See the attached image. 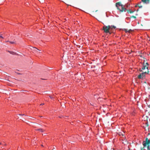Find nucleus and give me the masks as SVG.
I'll use <instances>...</instances> for the list:
<instances>
[{"label":"nucleus","mask_w":150,"mask_h":150,"mask_svg":"<svg viewBox=\"0 0 150 150\" xmlns=\"http://www.w3.org/2000/svg\"><path fill=\"white\" fill-rule=\"evenodd\" d=\"M149 64L148 63L146 62L145 64L143 63V67L142 68V70L140 69L141 71H142V73L139 74L138 76V78L139 79H143L145 76V74H148L149 71L148 69Z\"/></svg>","instance_id":"obj_1"},{"label":"nucleus","mask_w":150,"mask_h":150,"mask_svg":"<svg viewBox=\"0 0 150 150\" xmlns=\"http://www.w3.org/2000/svg\"><path fill=\"white\" fill-rule=\"evenodd\" d=\"M116 6L117 7V9L119 10L121 12L123 11H127L128 13H133L134 11H132L130 10H127L126 8H125L123 5L120 2H118L116 4Z\"/></svg>","instance_id":"obj_2"},{"label":"nucleus","mask_w":150,"mask_h":150,"mask_svg":"<svg viewBox=\"0 0 150 150\" xmlns=\"http://www.w3.org/2000/svg\"><path fill=\"white\" fill-rule=\"evenodd\" d=\"M142 144L143 147L141 148V150H144L145 148L146 147H147V150H150V140L148 139V138H146L145 141L143 142Z\"/></svg>","instance_id":"obj_3"},{"label":"nucleus","mask_w":150,"mask_h":150,"mask_svg":"<svg viewBox=\"0 0 150 150\" xmlns=\"http://www.w3.org/2000/svg\"><path fill=\"white\" fill-rule=\"evenodd\" d=\"M103 30L104 32L106 33H108L110 34L111 33L110 31V25H109L107 26L104 25L103 27Z\"/></svg>","instance_id":"obj_4"},{"label":"nucleus","mask_w":150,"mask_h":150,"mask_svg":"<svg viewBox=\"0 0 150 150\" xmlns=\"http://www.w3.org/2000/svg\"><path fill=\"white\" fill-rule=\"evenodd\" d=\"M32 50L33 51L36 53L37 54H39L40 53V52H38V50H39L35 47H33V49Z\"/></svg>","instance_id":"obj_5"},{"label":"nucleus","mask_w":150,"mask_h":150,"mask_svg":"<svg viewBox=\"0 0 150 150\" xmlns=\"http://www.w3.org/2000/svg\"><path fill=\"white\" fill-rule=\"evenodd\" d=\"M142 1L144 3L147 4L149 3L150 0H142Z\"/></svg>","instance_id":"obj_6"},{"label":"nucleus","mask_w":150,"mask_h":150,"mask_svg":"<svg viewBox=\"0 0 150 150\" xmlns=\"http://www.w3.org/2000/svg\"><path fill=\"white\" fill-rule=\"evenodd\" d=\"M124 31H125L126 33L127 32H129V33H130L132 31V30L131 29H130V30H128V29H124Z\"/></svg>","instance_id":"obj_7"},{"label":"nucleus","mask_w":150,"mask_h":150,"mask_svg":"<svg viewBox=\"0 0 150 150\" xmlns=\"http://www.w3.org/2000/svg\"><path fill=\"white\" fill-rule=\"evenodd\" d=\"M116 28V27L114 25H110V30H112V29H115Z\"/></svg>","instance_id":"obj_8"},{"label":"nucleus","mask_w":150,"mask_h":150,"mask_svg":"<svg viewBox=\"0 0 150 150\" xmlns=\"http://www.w3.org/2000/svg\"><path fill=\"white\" fill-rule=\"evenodd\" d=\"M35 130L36 131H39L41 132H43L45 131L43 129H42L41 128H40L38 129H36Z\"/></svg>","instance_id":"obj_9"},{"label":"nucleus","mask_w":150,"mask_h":150,"mask_svg":"<svg viewBox=\"0 0 150 150\" xmlns=\"http://www.w3.org/2000/svg\"><path fill=\"white\" fill-rule=\"evenodd\" d=\"M146 103L148 107L150 106V101H148Z\"/></svg>","instance_id":"obj_10"},{"label":"nucleus","mask_w":150,"mask_h":150,"mask_svg":"<svg viewBox=\"0 0 150 150\" xmlns=\"http://www.w3.org/2000/svg\"><path fill=\"white\" fill-rule=\"evenodd\" d=\"M147 111H149V112H150V106H148L147 108Z\"/></svg>","instance_id":"obj_11"},{"label":"nucleus","mask_w":150,"mask_h":150,"mask_svg":"<svg viewBox=\"0 0 150 150\" xmlns=\"http://www.w3.org/2000/svg\"><path fill=\"white\" fill-rule=\"evenodd\" d=\"M9 42L10 43L12 44L15 43V42H14L9 41Z\"/></svg>","instance_id":"obj_12"},{"label":"nucleus","mask_w":150,"mask_h":150,"mask_svg":"<svg viewBox=\"0 0 150 150\" xmlns=\"http://www.w3.org/2000/svg\"><path fill=\"white\" fill-rule=\"evenodd\" d=\"M136 18V17L135 16H132L131 17V18Z\"/></svg>","instance_id":"obj_13"},{"label":"nucleus","mask_w":150,"mask_h":150,"mask_svg":"<svg viewBox=\"0 0 150 150\" xmlns=\"http://www.w3.org/2000/svg\"><path fill=\"white\" fill-rule=\"evenodd\" d=\"M138 6L139 8H142V5H139Z\"/></svg>","instance_id":"obj_14"},{"label":"nucleus","mask_w":150,"mask_h":150,"mask_svg":"<svg viewBox=\"0 0 150 150\" xmlns=\"http://www.w3.org/2000/svg\"><path fill=\"white\" fill-rule=\"evenodd\" d=\"M19 115H22V116L24 115L25 116H26V115H25L24 114H19Z\"/></svg>","instance_id":"obj_15"},{"label":"nucleus","mask_w":150,"mask_h":150,"mask_svg":"<svg viewBox=\"0 0 150 150\" xmlns=\"http://www.w3.org/2000/svg\"><path fill=\"white\" fill-rule=\"evenodd\" d=\"M0 38H4L1 35H0Z\"/></svg>","instance_id":"obj_16"},{"label":"nucleus","mask_w":150,"mask_h":150,"mask_svg":"<svg viewBox=\"0 0 150 150\" xmlns=\"http://www.w3.org/2000/svg\"><path fill=\"white\" fill-rule=\"evenodd\" d=\"M139 6L138 5V4H137V5H136L135 6V7H137V6Z\"/></svg>","instance_id":"obj_17"},{"label":"nucleus","mask_w":150,"mask_h":150,"mask_svg":"<svg viewBox=\"0 0 150 150\" xmlns=\"http://www.w3.org/2000/svg\"><path fill=\"white\" fill-rule=\"evenodd\" d=\"M44 105V103H42V104H41L40 105Z\"/></svg>","instance_id":"obj_18"},{"label":"nucleus","mask_w":150,"mask_h":150,"mask_svg":"<svg viewBox=\"0 0 150 150\" xmlns=\"http://www.w3.org/2000/svg\"><path fill=\"white\" fill-rule=\"evenodd\" d=\"M41 1L42 2H43V0H41Z\"/></svg>","instance_id":"obj_19"},{"label":"nucleus","mask_w":150,"mask_h":150,"mask_svg":"<svg viewBox=\"0 0 150 150\" xmlns=\"http://www.w3.org/2000/svg\"><path fill=\"white\" fill-rule=\"evenodd\" d=\"M0 144H4L2 143H1Z\"/></svg>","instance_id":"obj_20"},{"label":"nucleus","mask_w":150,"mask_h":150,"mask_svg":"<svg viewBox=\"0 0 150 150\" xmlns=\"http://www.w3.org/2000/svg\"><path fill=\"white\" fill-rule=\"evenodd\" d=\"M146 124L147 125V126H148V125L147 124V123H146Z\"/></svg>","instance_id":"obj_21"},{"label":"nucleus","mask_w":150,"mask_h":150,"mask_svg":"<svg viewBox=\"0 0 150 150\" xmlns=\"http://www.w3.org/2000/svg\"><path fill=\"white\" fill-rule=\"evenodd\" d=\"M128 150H131V149L130 148H129Z\"/></svg>","instance_id":"obj_22"},{"label":"nucleus","mask_w":150,"mask_h":150,"mask_svg":"<svg viewBox=\"0 0 150 150\" xmlns=\"http://www.w3.org/2000/svg\"><path fill=\"white\" fill-rule=\"evenodd\" d=\"M139 11V9H137V11Z\"/></svg>","instance_id":"obj_23"},{"label":"nucleus","mask_w":150,"mask_h":150,"mask_svg":"<svg viewBox=\"0 0 150 150\" xmlns=\"http://www.w3.org/2000/svg\"><path fill=\"white\" fill-rule=\"evenodd\" d=\"M41 146H43V145H41Z\"/></svg>","instance_id":"obj_24"},{"label":"nucleus","mask_w":150,"mask_h":150,"mask_svg":"<svg viewBox=\"0 0 150 150\" xmlns=\"http://www.w3.org/2000/svg\"><path fill=\"white\" fill-rule=\"evenodd\" d=\"M51 150H54V149H52Z\"/></svg>","instance_id":"obj_25"}]
</instances>
